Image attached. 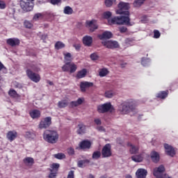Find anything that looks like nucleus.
I'll list each match as a JSON object with an SVG mask.
<instances>
[{
  "instance_id": "obj_1",
  "label": "nucleus",
  "mask_w": 178,
  "mask_h": 178,
  "mask_svg": "<svg viewBox=\"0 0 178 178\" xmlns=\"http://www.w3.org/2000/svg\"><path fill=\"white\" fill-rule=\"evenodd\" d=\"M129 3L120 2L118 4V10H116L117 15H124V16L113 17L108 19L109 24H125V26H131L130 23V13L129 12Z\"/></svg>"
},
{
  "instance_id": "obj_2",
  "label": "nucleus",
  "mask_w": 178,
  "mask_h": 178,
  "mask_svg": "<svg viewBox=\"0 0 178 178\" xmlns=\"http://www.w3.org/2000/svg\"><path fill=\"white\" fill-rule=\"evenodd\" d=\"M43 138L50 144H55L58 142L59 135L55 130H46L43 134Z\"/></svg>"
},
{
  "instance_id": "obj_3",
  "label": "nucleus",
  "mask_w": 178,
  "mask_h": 178,
  "mask_svg": "<svg viewBox=\"0 0 178 178\" xmlns=\"http://www.w3.org/2000/svg\"><path fill=\"white\" fill-rule=\"evenodd\" d=\"M120 109L123 114L129 113V112L134 111V109H136V104L130 100L124 102L120 105Z\"/></svg>"
},
{
  "instance_id": "obj_4",
  "label": "nucleus",
  "mask_w": 178,
  "mask_h": 178,
  "mask_svg": "<svg viewBox=\"0 0 178 178\" xmlns=\"http://www.w3.org/2000/svg\"><path fill=\"white\" fill-rule=\"evenodd\" d=\"M19 5L25 12H30L34 8V0H21Z\"/></svg>"
},
{
  "instance_id": "obj_5",
  "label": "nucleus",
  "mask_w": 178,
  "mask_h": 178,
  "mask_svg": "<svg viewBox=\"0 0 178 178\" xmlns=\"http://www.w3.org/2000/svg\"><path fill=\"white\" fill-rule=\"evenodd\" d=\"M113 106L111 102H106L103 104L97 106V112L99 113H107L111 109H113Z\"/></svg>"
},
{
  "instance_id": "obj_6",
  "label": "nucleus",
  "mask_w": 178,
  "mask_h": 178,
  "mask_svg": "<svg viewBox=\"0 0 178 178\" xmlns=\"http://www.w3.org/2000/svg\"><path fill=\"white\" fill-rule=\"evenodd\" d=\"M63 72H68L69 73H74L77 70V65L74 63L66 62L62 67Z\"/></svg>"
},
{
  "instance_id": "obj_7",
  "label": "nucleus",
  "mask_w": 178,
  "mask_h": 178,
  "mask_svg": "<svg viewBox=\"0 0 178 178\" xmlns=\"http://www.w3.org/2000/svg\"><path fill=\"white\" fill-rule=\"evenodd\" d=\"M112 155V146L111 143L106 144L102 149V158H109Z\"/></svg>"
},
{
  "instance_id": "obj_8",
  "label": "nucleus",
  "mask_w": 178,
  "mask_h": 178,
  "mask_svg": "<svg viewBox=\"0 0 178 178\" xmlns=\"http://www.w3.org/2000/svg\"><path fill=\"white\" fill-rule=\"evenodd\" d=\"M26 75L31 81H33V83H40V81L41 80L40 74L33 72L31 70H26Z\"/></svg>"
},
{
  "instance_id": "obj_9",
  "label": "nucleus",
  "mask_w": 178,
  "mask_h": 178,
  "mask_svg": "<svg viewBox=\"0 0 178 178\" xmlns=\"http://www.w3.org/2000/svg\"><path fill=\"white\" fill-rule=\"evenodd\" d=\"M51 120V117L43 118L39 124V129H48L52 123Z\"/></svg>"
},
{
  "instance_id": "obj_10",
  "label": "nucleus",
  "mask_w": 178,
  "mask_h": 178,
  "mask_svg": "<svg viewBox=\"0 0 178 178\" xmlns=\"http://www.w3.org/2000/svg\"><path fill=\"white\" fill-rule=\"evenodd\" d=\"M104 47L108 48L109 49H115V48H119V43L117 41H104L102 42Z\"/></svg>"
},
{
  "instance_id": "obj_11",
  "label": "nucleus",
  "mask_w": 178,
  "mask_h": 178,
  "mask_svg": "<svg viewBox=\"0 0 178 178\" xmlns=\"http://www.w3.org/2000/svg\"><path fill=\"white\" fill-rule=\"evenodd\" d=\"M164 148L165 149V153L167 155H169V156H175V155H176L175 148H173V147L171 145H169V144H164Z\"/></svg>"
},
{
  "instance_id": "obj_12",
  "label": "nucleus",
  "mask_w": 178,
  "mask_h": 178,
  "mask_svg": "<svg viewBox=\"0 0 178 178\" xmlns=\"http://www.w3.org/2000/svg\"><path fill=\"white\" fill-rule=\"evenodd\" d=\"M87 148H90V140H84L79 143V146H77L75 149H87Z\"/></svg>"
},
{
  "instance_id": "obj_13",
  "label": "nucleus",
  "mask_w": 178,
  "mask_h": 178,
  "mask_svg": "<svg viewBox=\"0 0 178 178\" xmlns=\"http://www.w3.org/2000/svg\"><path fill=\"white\" fill-rule=\"evenodd\" d=\"M127 147H130L131 148L129 149V152L132 155H136V154H138V152L140 151V147L139 146H136L131 143L128 142L127 143Z\"/></svg>"
},
{
  "instance_id": "obj_14",
  "label": "nucleus",
  "mask_w": 178,
  "mask_h": 178,
  "mask_svg": "<svg viewBox=\"0 0 178 178\" xmlns=\"http://www.w3.org/2000/svg\"><path fill=\"white\" fill-rule=\"evenodd\" d=\"M6 43L8 45H10V47H17L20 44V40L16 38H9L7 39Z\"/></svg>"
},
{
  "instance_id": "obj_15",
  "label": "nucleus",
  "mask_w": 178,
  "mask_h": 178,
  "mask_svg": "<svg viewBox=\"0 0 178 178\" xmlns=\"http://www.w3.org/2000/svg\"><path fill=\"white\" fill-rule=\"evenodd\" d=\"M95 30H98V22L95 19L90 21V32L94 33Z\"/></svg>"
},
{
  "instance_id": "obj_16",
  "label": "nucleus",
  "mask_w": 178,
  "mask_h": 178,
  "mask_svg": "<svg viewBox=\"0 0 178 178\" xmlns=\"http://www.w3.org/2000/svg\"><path fill=\"white\" fill-rule=\"evenodd\" d=\"M150 158L154 163H158L159 162L160 156L159 154L155 151H153L150 154Z\"/></svg>"
},
{
  "instance_id": "obj_17",
  "label": "nucleus",
  "mask_w": 178,
  "mask_h": 178,
  "mask_svg": "<svg viewBox=\"0 0 178 178\" xmlns=\"http://www.w3.org/2000/svg\"><path fill=\"white\" fill-rule=\"evenodd\" d=\"M147 170L143 169V168H139L137 171H136V177L138 178H145L147 177Z\"/></svg>"
},
{
  "instance_id": "obj_18",
  "label": "nucleus",
  "mask_w": 178,
  "mask_h": 178,
  "mask_svg": "<svg viewBox=\"0 0 178 178\" xmlns=\"http://www.w3.org/2000/svg\"><path fill=\"white\" fill-rule=\"evenodd\" d=\"M86 76H87V70L83 69L77 72L76 79H77L78 80L80 79H84Z\"/></svg>"
},
{
  "instance_id": "obj_19",
  "label": "nucleus",
  "mask_w": 178,
  "mask_h": 178,
  "mask_svg": "<svg viewBox=\"0 0 178 178\" xmlns=\"http://www.w3.org/2000/svg\"><path fill=\"white\" fill-rule=\"evenodd\" d=\"M17 137V132L15 131H10L7 134V138L10 141H13Z\"/></svg>"
},
{
  "instance_id": "obj_20",
  "label": "nucleus",
  "mask_w": 178,
  "mask_h": 178,
  "mask_svg": "<svg viewBox=\"0 0 178 178\" xmlns=\"http://www.w3.org/2000/svg\"><path fill=\"white\" fill-rule=\"evenodd\" d=\"M113 34L109 31H105L102 35H99V38L100 40H109V38H112Z\"/></svg>"
},
{
  "instance_id": "obj_21",
  "label": "nucleus",
  "mask_w": 178,
  "mask_h": 178,
  "mask_svg": "<svg viewBox=\"0 0 178 178\" xmlns=\"http://www.w3.org/2000/svg\"><path fill=\"white\" fill-rule=\"evenodd\" d=\"M168 95H169V90L160 91L156 94V98L165 99V98H167Z\"/></svg>"
},
{
  "instance_id": "obj_22",
  "label": "nucleus",
  "mask_w": 178,
  "mask_h": 178,
  "mask_svg": "<svg viewBox=\"0 0 178 178\" xmlns=\"http://www.w3.org/2000/svg\"><path fill=\"white\" fill-rule=\"evenodd\" d=\"M84 102L83 98H79L76 101H73L70 102V106L71 108H74L76 106H79V105H81Z\"/></svg>"
},
{
  "instance_id": "obj_23",
  "label": "nucleus",
  "mask_w": 178,
  "mask_h": 178,
  "mask_svg": "<svg viewBox=\"0 0 178 178\" xmlns=\"http://www.w3.org/2000/svg\"><path fill=\"white\" fill-rule=\"evenodd\" d=\"M87 131V128L86 127V125L83 124H79L78 125V129L76 131L78 134H84Z\"/></svg>"
},
{
  "instance_id": "obj_24",
  "label": "nucleus",
  "mask_w": 178,
  "mask_h": 178,
  "mask_svg": "<svg viewBox=\"0 0 178 178\" xmlns=\"http://www.w3.org/2000/svg\"><path fill=\"white\" fill-rule=\"evenodd\" d=\"M30 115L32 119H38L41 116V112L38 110H33L30 112Z\"/></svg>"
},
{
  "instance_id": "obj_25",
  "label": "nucleus",
  "mask_w": 178,
  "mask_h": 178,
  "mask_svg": "<svg viewBox=\"0 0 178 178\" xmlns=\"http://www.w3.org/2000/svg\"><path fill=\"white\" fill-rule=\"evenodd\" d=\"M23 162L26 166H31L34 163V159L31 157H26L24 159Z\"/></svg>"
},
{
  "instance_id": "obj_26",
  "label": "nucleus",
  "mask_w": 178,
  "mask_h": 178,
  "mask_svg": "<svg viewBox=\"0 0 178 178\" xmlns=\"http://www.w3.org/2000/svg\"><path fill=\"white\" fill-rule=\"evenodd\" d=\"M147 0H135L133 3L134 8H141Z\"/></svg>"
},
{
  "instance_id": "obj_27",
  "label": "nucleus",
  "mask_w": 178,
  "mask_h": 178,
  "mask_svg": "<svg viewBox=\"0 0 178 178\" xmlns=\"http://www.w3.org/2000/svg\"><path fill=\"white\" fill-rule=\"evenodd\" d=\"M88 87H90V82H87V81L81 82L80 88L83 92H84V91H86V90H87Z\"/></svg>"
},
{
  "instance_id": "obj_28",
  "label": "nucleus",
  "mask_w": 178,
  "mask_h": 178,
  "mask_svg": "<svg viewBox=\"0 0 178 178\" xmlns=\"http://www.w3.org/2000/svg\"><path fill=\"white\" fill-rule=\"evenodd\" d=\"M131 159L134 162H143V161H144V157L143 156V154H138L132 156Z\"/></svg>"
},
{
  "instance_id": "obj_29",
  "label": "nucleus",
  "mask_w": 178,
  "mask_h": 178,
  "mask_svg": "<svg viewBox=\"0 0 178 178\" xmlns=\"http://www.w3.org/2000/svg\"><path fill=\"white\" fill-rule=\"evenodd\" d=\"M107 74H109V70L106 68H102L99 70V75L100 77H105Z\"/></svg>"
},
{
  "instance_id": "obj_30",
  "label": "nucleus",
  "mask_w": 178,
  "mask_h": 178,
  "mask_svg": "<svg viewBox=\"0 0 178 178\" xmlns=\"http://www.w3.org/2000/svg\"><path fill=\"white\" fill-rule=\"evenodd\" d=\"M69 105V102L67 100H62L58 102V108H66Z\"/></svg>"
},
{
  "instance_id": "obj_31",
  "label": "nucleus",
  "mask_w": 178,
  "mask_h": 178,
  "mask_svg": "<svg viewBox=\"0 0 178 178\" xmlns=\"http://www.w3.org/2000/svg\"><path fill=\"white\" fill-rule=\"evenodd\" d=\"M82 42L85 47H90V36H84L82 39Z\"/></svg>"
},
{
  "instance_id": "obj_32",
  "label": "nucleus",
  "mask_w": 178,
  "mask_h": 178,
  "mask_svg": "<svg viewBox=\"0 0 178 178\" xmlns=\"http://www.w3.org/2000/svg\"><path fill=\"white\" fill-rule=\"evenodd\" d=\"M64 59L65 62H72L73 58H72V54L70 53H63Z\"/></svg>"
},
{
  "instance_id": "obj_33",
  "label": "nucleus",
  "mask_w": 178,
  "mask_h": 178,
  "mask_svg": "<svg viewBox=\"0 0 178 178\" xmlns=\"http://www.w3.org/2000/svg\"><path fill=\"white\" fill-rule=\"evenodd\" d=\"M88 160H81L78 161L79 168H84L87 164H88Z\"/></svg>"
},
{
  "instance_id": "obj_34",
  "label": "nucleus",
  "mask_w": 178,
  "mask_h": 178,
  "mask_svg": "<svg viewBox=\"0 0 178 178\" xmlns=\"http://www.w3.org/2000/svg\"><path fill=\"white\" fill-rule=\"evenodd\" d=\"M63 12L65 15H72L73 13V8L70 6H66L64 8Z\"/></svg>"
},
{
  "instance_id": "obj_35",
  "label": "nucleus",
  "mask_w": 178,
  "mask_h": 178,
  "mask_svg": "<svg viewBox=\"0 0 178 178\" xmlns=\"http://www.w3.org/2000/svg\"><path fill=\"white\" fill-rule=\"evenodd\" d=\"M116 2V0H105L104 3L107 8H111L113 3Z\"/></svg>"
},
{
  "instance_id": "obj_36",
  "label": "nucleus",
  "mask_w": 178,
  "mask_h": 178,
  "mask_svg": "<svg viewBox=\"0 0 178 178\" xmlns=\"http://www.w3.org/2000/svg\"><path fill=\"white\" fill-rule=\"evenodd\" d=\"M56 49H62V48H65V44L62 42H57L55 44Z\"/></svg>"
},
{
  "instance_id": "obj_37",
  "label": "nucleus",
  "mask_w": 178,
  "mask_h": 178,
  "mask_svg": "<svg viewBox=\"0 0 178 178\" xmlns=\"http://www.w3.org/2000/svg\"><path fill=\"white\" fill-rule=\"evenodd\" d=\"M8 94L10 97H13V98H17V97H19L16 90L13 89L10 90V91L8 92Z\"/></svg>"
},
{
  "instance_id": "obj_38",
  "label": "nucleus",
  "mask_w": 178,
  "mask_h": 178,
  "mask_svg": "<svg viewBox=\"0 0 178 178\" xmlns=\"http://www.w3.org/2000/svg\"><path fill=\"white\" fill-rule=\"evenodd\" d=\"M92 158L93 159H99L101 158V152L99 151H96L92 154Z\"/></svg>"
},
{
  "instance_id": "obj_39",
  "label": "nucleus",
  "mask_w": 178,
  "mask_h": 178,
  "mask_svg": "<svg viewBox=\"0 0 178 178\" xmlns=\"http://www.w3.org/2000/svg\"><path fill=\"white\" fill-rule=\"evenodd\" d=\"M106 98H112L115 95V93L112 90H108L104 93Z\"/></svg>"
},
{
  "instance_id": "obj_40",
  "label": "nucleus",
  "mask_w": 178,
  "mask_h": 178,
  "mask_svg": "<svg viewBox=\"0 0 178 178\" xmlns=\"http://www.w3.org/2000/svg\"><path fill=\"white\" fill-rule=\"evenodd\" d=\"M25 137L26 138H34V137H35V134L33 132L27 131L25 134Z\"/></svg>"
},
{
  "instance_id": "obj_41",
  "label": "nucleus",
  "mask_w": 178,
  "mask_h": 178,
  "mask_svg": "<svg viewBox=\"0 0 178 178\" xmlns=\"http://www.w3.org/2000/svg\"><path fill=\"white\" fill-rule=\"evenodd\" d=\"M39 19H42V13H36L34 15L33 17V22H38Z\"/></svg>"
},
{
  "instance_id": "obj_42",
  "label": "nucleus",
  "mask_w": 178,
  "mask_h": 178,
  "mask_svg": "<svg viewBox=\"0 0 178 178\" xmlns=\"http://www.w3.org/2000/svg\"><path fill=\"white\" fill-rule=\"evenodd\" d=\"M54 157H56V159H65V158H66V156L63 153H58L54 154Z\"/></svg>"
},
{
  "instance_id": "obj_43",
  "label": "nucleus",
  "mask_w": 178,
  "mask_h": 178,
  "mask_svg": "<svg viewBox=\"0 0 178 178\" xmlns=\"http://www.w3.org/2000/svg\"><path fill=\"white\" fill-rule=\"evenodd\" d=\"M59 163H53L51 165V170L53 172H58V169H59Z\"/></svg>"
},
{
  "instance_id": "obj_44",
  "label": "nucleus",
  "mask_w": 178,
  "mask_h": 178,
  "mask_svg": "<svg viewBox=\"0 0 178 178\" xmlns=\"http://www.w3.org/2000/svg\"><path fill=\"white\" fill-rule=\"evenodd\" d=\"M111 17L112 13H111L110 11H106L103 13V17H104V19H109Z\"/></svg>"
},
{
  "instance_id": "obj_45",
  "label": "nucleus",
  "mask_w": 178,
  "mask_h": 178,
  "mask_svg": "<svg viewBox=\"0 0 178 178\" xmlns=\"http://www.w3.org/2000/svg\"><path fill=\"white\" fill-rule=\"evenodd\" d=\"M90 59H92V60H98L99 56H98L97 53H93L90 55Z\"/></svg>"
},
{
  "instance_id": "obj_46",
  "label": "nucleus",
  "mask_w": 178,
  "mask_h": 178,
  "mask_svg": "<svg viewBox=\"0 0 178 178\" xmlns=\"http://www.w3.org/2000/svg\"><path fill=\"white\" fill-rule=\"evenodd\" d=\"M29 70H31L32 72H40V67H38V65H32Z\"/></svg>"
},
{
  "instance_id": "obj_47",
  "label": "nucleus",
  "mask_w": 178,
  "mask_h": 178,
  "mask_svg": "<svg viewBox=\"0 0 178 178\" xmlns=\"http://www.w3.org/2000/svg\"><path fill=\"white\" fill-rule=\"evenodd\" d=\"M24 24L26 29H31L33 27V24L30 21H25Z\"/></svg>"
},
{
  "instance_id": "obj_48",
  "label": "nucleus",
  "mask_w": 178,
  "mask_h": 178,
  "mask_svg": "<svg viewBox=\"0 0 178 178\" xmlns=\"http://www.w3.org/2000/svg\"><path fill=\"white\" fill-rule=\"evenodd\" d=\"M153 33H154V38H159V37H161V32H159V31L154 30Z\"/></svg>"
},
{
  "instance_id": "obj_49",
  "label": "nucleus",
  "mask_w": 178,
  "mask_h": 178,
  "mask_svg": "<svg viewBox=\"0 0 178 178\" xmlns=\"http://www.w3.org/2000/svg\"><path fill=\"white\" fill-rule=\"evenodd\" d=\"M49 178H55L56 177V172L51 170V172L49 175Z\"/></svg>"
},
{
  "instance_id": "obj_50",
  "label": "nucleus",
  "mask_w": 178,
  "mask_h": 178,
  "mask_svg": "<svg viewBox=\"0 0 178 178\" xmlns=\"http://www.w3.org/2000/svg\"><path fill=\"white\" fill-rule=\"evenodd\" d=\"M120 32L123 33H126L127 31V27L126 26H120L119 28Z\"/></svg>"
},
{
  "instance_id": "obj_51",
  "label": "nucleus",
  "mask_w": 178,
  "mask_h": 178,
  "mask_svg": "<svg viewBox=\"0 0 178 178\" xmlns=\"http://www.w3.org/2000/svg\"><path fill=\"white\" fill-rule=\"evenodd\" d=\"M67 152L69 155H74V149L72 147H69L67 149Z\"/></svg>"
},
{
  "instance_id": "obj_52",
  "label": "nucleus",
  "mask_w": 178,
  "mask_h": 178,
  "mask_svg": "<svg viewBox=\"0 0 178 178\" xmlns=\"http://www.w3.org/2000/svg\"><path fill=\"white\" fill-rule=\"evenodd\" d=\"M67 178H74V172L73 170L70 171Z\"/></svg>"
},
{
  "instance_id": "obj_53",
  "label": "nucleus",
  "mask_w": 178,
  "mask_h": 178,
  "mask_svg": "<svg viewBox=\"0 0 178 178\" xmlns=\"http://www.w3.org/2000/svg\"><path fill=\"white\" fill-rule=\"evenodd\" d=\"M6 8V3L5 1L0 0V9H5Z\"/></svg>"
},
{
  "instance_id": "obj_54",
  "label": "nucleus",
  "mask_w": 178,
  "mask_h": 178,
  "mask_svg": "<svg viewBox=\"0 0 178 178\" xmlns=\"http://www.w3.org/2000/svg\"><path fill=\"white\" fill-rule=\"evenodd\" d=\"M60 1L61 0H51V3H52V5H59Z\"/></svg>"
},
{
  "instance_id": "obj_55",
  "label": "nucleus",
  "mask_w": 178,
  "mask_h": 178,
  "mask_svg": "<svg viewBox=\"0 0 178 178\" xmlns=\"http://www.w3.org/2000/svg\"><path fill=\"white\" fill-rule=\"evenodd\" d=\"M1 70H4V73H6V67H5L3 64H2V63L0 61V72Z\"/></svg>"
},
{
  "instance_id": "obj_56",
  "label": "nucleus",
  "mask_w": 178,
  "mask_h": 178,
  "mask_svg": "<svg viewBox=\"0 0 178 178\" xmlns=\"http://www.w3.org/2000/svg\"><path fill=\"white\" fill-rule=\"evenodd\" d=\"M74 47L76 51H80V48H81V44H74Z\"/></svg>"
},
{
  "instance_id": "obj_57",
  "label": "nucleus",
  "mask_w": 178,
  "mask_h": 178,
  "mask_svg": "<svg viewBox=\"0 0 178 178\" xmlns=\"http://www.w3.org/2000/svg\"><path fill=\"white\" fill-rule=\"evenodd\" d=\"M95 123L97 125H99L101 124L102 122H101V120L99 118H97L95 120Z\"/></svg>"
},
{
  "instance_id": "obj_58",
  "label": "nucleus",
  "mask_w": 178,
  "mask_h": 178,
  "mask_svg": "<svg viewBox=\"0 0 178 178\" xmlns=\"http://www.w3.org/2000/svg\"><path fill=\"white\" fill-rule=\"evenodd\" d=\"M97 130L99 131H105V128H104V127H98Z\"/></svg>"
},
{
  "instance_id": "obj_59",
  "label": "nucleus",
  "mask_w": 178,
  "mask_h": 178,
  "mask_svg": "<svg viewBox=\"0 0 178 178\" xmlns=\"http://www.w3.org/2000/svg\"><path fill=\"white\" fill-rule=\"evenodd\" d=\"M126 65H127V63H121L120 66L121 67H124L126 66Z\"/></svg>"
},
{
  "instance_id": "obj_60",
  "label": "nucleus",
  "mask_w": 178,
  "mask_h": 178,
  "mask_svg": "<svg viewBox=\"0 0 178 178\" xmlns=\"http://www.w3.org/2000/svg\"><path fill=\"white\" fill-rule=\"evenodd\" d=\"M125 178H133V177H131V175H127L125 176Z\"/></svg>"
},
{
  "instance_id": "obj_61",
  "label": "nucleus",
  "mask_w": 178,
  "mask_h": 178,
  "mask_svg": "<svg viewBox=\"0 0 178 178\" xmlns=\"http://www.w3.org/2000/svg\"><path fill=\"white\" fill-rule=\"evenodd\" d=\"M91 44H92V38L90 37V45H91Z\"/></svg>"
},
{
  "instance_id": "obj_62",
  "label": "nucleus",
  "mask_w": 178,
  "mask_h": 178,
  "mask_svg": "<svg viewBox=\"0 0 178 178\" xmlns=\"http://www.w3.org/2000/svg\"><path fill=\"white\" fill-rule=\"evenodd\" d=\"M86 26H87L88 27H90V21H87V22H86Z\"/></svg>"
},
{
  "instance_id": "obj_63",
  "label": "nucleus",
  "mask_w": 178,
  "mask_h": 178,
  "mask_svg": "<svg viewBox=\"0 0 178 178\" xmlns=\"http://www.w3.org/2000/svg\"><path fill=\"white\" fill-rule=\"evenodd\" d=\"M92 86H93V83H90V87H92Z\"/></svg>"
},
{
  "instance_id": "obj_64",
  "label": "nucleus",
  "mask_w": 178,
  "mask_h": 178,
  "mask_svg": "<svg viewBox=\"0 0 178 178\" xmlns=\"http://www.w3.org/2000/svg\"><path fill=\"white\" fill-rule=\"evenodd\" d=\"M90 178H94V175H90Z\"/></svg>"
}]
</instances>
